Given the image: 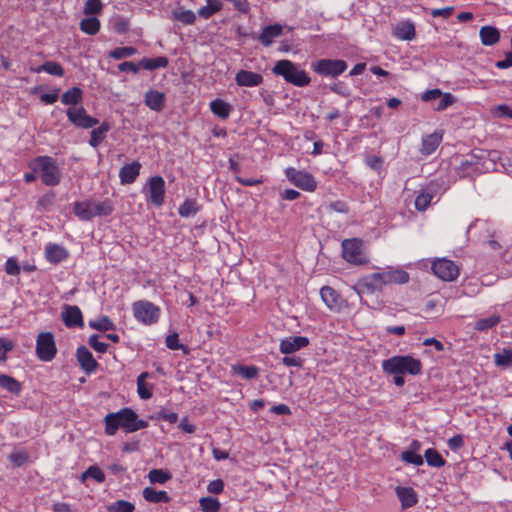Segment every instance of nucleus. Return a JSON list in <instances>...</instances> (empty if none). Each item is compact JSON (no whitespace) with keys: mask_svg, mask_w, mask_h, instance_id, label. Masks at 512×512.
<instances>
[{"mask_svg":"<svg viewBox=\"0 0 512 512\" xmlns=\"http://www.w3.org/2000/svg\"><path fill=\"white\" fill-rule=\"evenodd\" d=\"M481 43L485 46H493L500 40V32L493 26H483L479 31Z\"/></svg>","mask_w":512,"mask_h":512,"instance_id":"nucleus-29","label":"nucleus"},{"mask_svg":"<svg viewBox=\"0 0 512 512\" xmlns=\"http://www.w3.org/2000/svg\"><path fill=\"white\" fill-rule=\"evenodd\" d=\"M29 167L40 174L42 182L47 186H56L61 179V172L56 160L50 156H38L34 158Z\"/></svg>","mask_w":512,"mask_h":512,"instance_id":"nucleus-5","label":"nucleus"},{"mask_svg":"<svg viewBox=\"0 0 512 512\" xmlns=\"http://www.w3.org/2000/svg\"><path fill=\"white\" fill-rule=\"evenodd\" d=\"M385 285L382 273L376 272L364 277L359 283V288L362 293L373 294L382 290Z\"/></svg>","mask_w":512,"mask_h":512,"instance_id":"nucleus-16","label":"nucleus"},{"mask_svg":"<svg viewBox=\"0 0 512 512\" xmlns=\"http://www.w3.org/2000/svg\"><path fill=\"white\" fill-rule=\"evenodd\" d=\"M272 73L281 76L287 83L296 87H304L310 84L311 78L307 72L297 63L290 60H279L272 68Z\"/></svg>","mask_w":512,"mask_h":512,"instance_id":"nucleus-3","label":"nucleus"},{"mask_svg":"<svg viewBox=\"0 0 512 512\" xmlns=\"http://www.w3.org/2000/svg\"><path fill=\"white\" fill-rule=\"evenodd\" d=\"M59 98V89H55L51 93H44L40 96L41 102L47 105L54 104Z\"/></svg>","mask_w":512,"mask_h":512,"instance_id":"nucleus-62","label":"nucleus"},{"mask_svg":"<svg viewBox=\"0 0 512 512\" xmlns=\"http://www.w3.org/2000/svg\"><path fill=\"white\" fill-rule=\"evenodd\" d=\"M442 141V133L434 132L426 135L422 139L421 153L429 156L436 151Z\"/></svg>","mask_w":512,"mask_h":512,"instance_id":"nucleus-28","label":"nucleus"},{"mask_svg":"<svg viewBox=\"0 0 512 512\" xmlns=\"http://www.w3.org/2000/svg\"><path fill=\"white\" fill-rule=\"evenodd\" d=\"M61 318L68 328H82L84 326L83 315L78 306H65L61 312Z\"/></svg>","mask_w":512,"mask_h":512,"instance_id":"nucleus-17","label":"nucleus"},{"mask_svg":"<svg viewBox=\"0 0 512 512\" xmlns=\"http://www.w3.org/2000/svg\"><path fill=\"white\" fill-rule=\"evenodd\" d=\"M285 175L293 185L303 191L314 192L317 188V181L314 176L306 171L288 167L285 169Z\"/></svg>","mask_w":512,"mask_h":512,"instance_id":"nucleus-11","label":"nucleus"},{"mask_svg":"<svg viewBox=\"0 0 512 512\" xmlns=\"http://www.w3.org/2000/svg\"><path fill=\"white\" fill-rule=\"evenodd\" d=\"M383 279L388 284H405L409 281V274L402 269L389 268L381 271Z\"/></svg>","mask_w":512,"mask_h":512,"instance_id":"nucleus-26","label":"nucleus"},{"mask_svg":"<svg viewBox=\"0 0 512 512\" xmlns=\"http://www.w3.org/2000/svg\"><path fill=\"white\" fill-rule=\"evenodd\" d=\"M35 73L45 72L47 74L62 77L64 75V69L61 64L55 61H46L41 66L34 68Z\"/></svg>","mask_w":512,"mask_h":512,"instance_id":"nucleus-37","label":"nucleus"},{"mask_svg":"<svg viewBox=\"0 0 512 512\" xmlns=\"http://www.w3.org/2000/svg\"><path fill=\"white\" fill-rule=\"evenodd\" d=\"M495 66L499 69H508L512 67V52H508L503 60L497 61Z\"/></svg>","mask_w":512,"mask_h":512,"instance_id":"nucleus-64","label":"nucleus"},{"mask_svg":"<svg viewBox=\"0 0 512 512\" xmlns=\"http://www.w3.org/2000/svg\"><path fill=\"white\" fill-rule=\"evenodd\" d=\"M69 257L68 250L59 244L48 243L45 246V258L51 264H58Z\"/></svg>","mask_w":512,"mask_h":512,"instance_id":"nucleus-20","label":"nucleus"},{"mask_svg":"<svg viewBox=\"0 0 512 512\" xmlns=\"http://www.w3.org/2000/svg\"><path fill=\"white\" fill-rule=\"evenodd\" d=\"M92 478L97 483H103L106 479L104 472L97 466H89L80 476L81 483H85L87 479Z\"/></svg>","mask_w":512,"mask_h":512,"instance_id":"nucleus-41","label":"nucleus"},{"mask_svg":"<svg viewBox=\"0 0 512 512\" xmlns=\"http://www.w3.org/2000/svg\"><path fill=\"white\" fill-rule=\"evenodd\" d=\"M141 167V163L138 161L124 165L119 171L121 184H132L135 182L140 174Z\"/></svg>","mask_w":512,"mask_h":512,"instance_id":"nucleus-23","label":"nucleus"},{"mask_svg":"<svg viewBox=\"0 0 512 512\" xmlns=\"http://www.w3.org/2000/svg\"><path fill=\"white\" fill-rule=\"evenodd\" d=\"M80 30L87 35H95L99 32L101 24L96 17H87L80 21Z\"/></svg>","mask_w":512,"mask_h":512,"instance_id":"nucleus-40","label":"nucleus"},{"mask_svg":"<svg viewBox=\"0 0 512 512\" xmlns=\"http://www.w3.org/2000/svg\"><path fill=\"white\" fill-rule=\"evenodd\" d=\"M395 492L401 503L402 509L411 508L418 502L417 494L411 487L397 486L395 488Z\"/></svg>","mask_w":512,"mask_h":512,"instance_id":"nucleus-24","label":"nucleus"},{"mask_svg":"<svg viewBox=\"0 0 512 512\" xmlns=\"http://www.w3.org/2000/svg\"><path fill=\"white\" fill-rule=\"evenodd\" d=\"M35 352L37 357L44 362L53 360L57 353L54 335L51 332H41L36 338Z\"/></svg>","mask_w":512,"mask_h":512,"instance_id":"nucleus-9","label":"nucleus"},{"mask_svg":"<svg viewBox=\"0 0 512 512\" xmlns=\"http://www.w3.org/2000/svg\"><path fill=\"white\" fill-rule=\"evenodd\" d=\"M433 273L444 281H453L459 275L458 266L447 258H439L432 263Z\"/></svg>","mask_w":512,"mask_h":512,"instance_id":"nucleus-12","label":"nucleus"},{"mask_svg":"<svg viewBox=\"0 0 512 512\" xmlns=\"http://www.w3.org/2000/svg\"><path fill=\"white\" fill-rule=\"evenodd\" d=\"M200 206L195 199H186L178 208L181 217H191L198 213Z\"/></svg>","mask_w":512,"mask_h":512,"instance_id":"nucleus-43","label":"nucleus"},{"mask_svg":"<svg viewBox=\"0 0 512 512\" xmlns=\"http://www.w3.org/2000/svg\"><path fill=\"white\" fill-rule=\"evenodd\" d=\"M493 114L497 117H508L512 119V110L506 104H500L493 109Z\"/></svg>","mask_w":512,"mask_h":512,"instance_id":"nucleus-60","label":"nucleus"},{"mask_svg":"<svg viewBox=\"0 0 512 512\" xmlns=\"http://www.w3.org/2000/svg\"><path fill=\"white\" fill-rule=\"evenodd\" d=\"M88 344L98 353H106L109 347L107 343L99 341V337L96 334L88 338Z\"/></svg>","mask_w":512,"mask_h":512,"instance_id":"nucleus-54","label":"nucleus"},{"mask_svg":"<svg viewBox=\"0 0 512 512\" xmlns=\"http://www.w3.org/2000/svg\"><path fill=\"white\" fill-rule=\"evenodd\" d=\"M454 102V97L450 93H442V96L440 97V101L435 106V110L437 111H444L447 109L450 105H452Z\"/></svg>","mask_w":512,"mask_h":512,"instance_id":"nucleus-58","label":"nucleus"},{"mask_svg":"<svg viewBox=\"0 0 512 512\" xmlns=\"http://www.w3.org/2000/svg\"><path fill=\"white\" fill-rule=\"evenodd\" d=\"M211 112L220 119H227L232 111V106L226 101L216 98L210 102Z\"/></svg>","mask_w":512,"mask_h":512,"instance_id":"nucleus-31","label":"nucleus"},{"mask_svg":"<svg viewBox=\"0 0 512 512\" xmlns=\"http://www.w3.org/2000/svg\"><path fill=\"white\" fill-rule=\"evenodd\" d=\"M148 377V372H142L137 377V393L139 397L143 400L150 399L153 394V386L151 384L146 383V379Z\"/></svg>","mask_w":512,"mask_h":512,"instance_id":"nucleus-33","label":"nucleus"},{"mask_svg":"<svg viewBox=\"0 0 512 512\" xmlns=\"http://www.w3.org/2000/svg\"><path fill=\"white\" fill-rule=\"evenodd\" d=\"M439 191V185L435 182L429 183L427 186L422 188L415 199V208L418 211H425L431 204L434 197L437 196Z\"/></svg>","mask_w":512,"mask_h":512,"instance_id":"nucleus-14","label":"nucleus"},{"mask_svg":"<svg viewBox=\"0 0 512 512\" xmlns=\"http://www.w3.org/2000/svg\"><path fill=\"white\" fill-rule=\"evenodd\" d=\"M235 82L240 87H256L263 82V76L259 73L239 70L235 75Z\"/></svg>","mask_w":512,"mask_h":512,"instance_id":"nucleus-22","label":"nucleus"},{"mask_svg":"<svg viewBox=\"0 0 512 512\" xmlns=\"http://www.w3.org/2000/svg\"><path fill=\"white\" fill-rule=\"evenodd\" d=\"M424 457L427 464L431 467L440 468L443 467L446 463L445 459L434 448L427 449L424 453Z\"/></svg>","mask_w":512,"mask_h":512,"instance_id":"nucleus-44","label":"nucleus"},{"mask_svg":"<svg viewBox=\"0 0 512 512\" xmlns=\"http://www.w3.org/2000/svg\"><path fill=\"white\" fill-rule=\"evenodd\" d=\"M5 272L11 276H17L20 273L21 267L18 264L16 257H9L4 265Z\"/></svg>","mask_w":512,"mask_h":512,"instance_id":"nucleus-55","label":"nucleus"},{"mask_svg":"<svg viewBox=\"0 0 512 512\" xmlns=\"http://www.w3.org/2000/svg\"><path fill=\"white\" fill-rule=\"evenodd\" d=\"M134 510V504L126 500H118L107 506L108 512H134Z\"/></svg>","mask_w":512,"mask_h":512,"instance_id":"nucleus-50","label":"nucleus"},{"mask_svg":"<svg viewBox=\"0 0 512 512\" xmlns=\"http://www.w3.org/2000/svg\"><path fill=\"white\" fill-rule=\"evenodd\" d=\"M140 68V61L137 64L134 62L126 61L118 65V69L121 72H131L134 74L138 73Z\"/></svg>","mask_w":512,"mask_h":512,"instance_id":"nucleus-59","label":"nucleus"},{"mask_svg":"<svg viewBox=\"0 0 512 512\" xmlns=\"http://www.w3.org/2000/svg\"><path fill=\"white\" fill-rule=\"evenodd\" d=\"M168 58L164 56H159L156 58H142L140 60V66L141 68L145 70H155L158 68H166L168 66Z\"/></svg>","mask_w":512,"mask_h":512,"instance_id":"nucleus-36","label":"nucleus"},{"mask_svg":"<svg viewBox=\"0 0 512 512\" xmlns=\"http://www.w3.org/2000/svg\"><path fill=\"white\" fill-rule=\"evenodd\" d=\"M320 295L325 305L331 311H340L342 308V299L340 294L330 286H323Z\"/></svg>","mask_w":512,"mask_h":512,"instance_id":"nucleus-21","label":"nucleus"},{"mask_svg":"<svg viewBox=\"0 0 512 512\" xmlns=\"http://www.w3.org/2000/svg\"><path fill=\"white\" fill-rule=\"evenodd\" d=\"M147 202L159 208L165 202L166 185L162 176L150 177L142 189Z\"/></svg>","mask_w":512,"mask_h":512,"instance_id":"nucleus-8","label":"nucleus"},{"mask_svg":"<svg viewBox=\"0 0 512 512\" xmlns=\"http://www.w3.org/2000/svg\"><path fill=\"white\" fill-rule=\"evenodd\" d=\"M283 32V26L281 24H272L265 26L258 37V40L265 47L272 45L275 38L279 37Z\"/></svg>","mask_w":512,"mask_h":512,"instance_id":"nucleus-25","label":"nucleus"},{"mask_svg":"<svg viewBox=\"0 0 512 512\" xmlns=\"http://www.w3.org/2000/svg\"><path fill=\"white\" fill-rule=\"evenodd\" d=\"M199 505L203 512H219L221 508L219 500L213 497L200 498Z\"/></svg>","mask_w":512,"mask_h":512,"instance_id":"nucleus-46","label":"nucleus"},{"mask_svg":"<svg viewBox=\"0 0 512 512\" xmlns=\"http://www.w3.org/2000/svg\"><path fill=\"white\" fill-rule=\"evenodd\" d=\"M68 120L77 127L89 129L98 124V119L87 114L83 107H70L66 111Z\"/></svg>","mask_w":512,"mask_h":512,"instance_id":"nucleus-13","label":"nucleus"},{"mask_svg":"<svg viewBox=\"0 0 512 512\" xmlns=\"http://www.w3.org/2000/svg\"><path fill=\"white\" fill-rule=\"evenodd\" d=\"M165 344L171 350L185 349V346L179 343V335L176 332L166 337Z\"/></svg>","mask_w":512,"mask_h":512,"instance_id":"nucleus-57","label":"nucleus"},{"mask_svg":"<svg viewBox=\"0 0 512 512\" xmlns=\"http://www.w3.org/2000/svg\"><path fill=\"white\" fill-rule=\"evenodd\" d=\"M104 423L105 433L109 436L115 435L119 428L132 433L148 426L145 420L138 419V415L131 408H123L117 412L108 413L104 418Z\"/></svg>","mask_w":512,"mask_h":512,"instance_id":"nucleus-2","label":"nucleus"},{"mask_svg":"<svg viewBox=\"0 0 512 512\" xmlns=\"http://www.w3.org/2000/svg\"><path fill=\"white\" fill-rule=\"evenodd\" d=\"M442 93L443 92L440 89L427 90L426 92H424L422 94L421 99L423 101L429 102V101L440 98L442 96Z\"/></svg>","mask_w":512,"mask_h":512,"instance_id":"nucleus-63","label":"nucleus"},{"mask_svg":"<svg viewBox=\"0 0 512 512\" xmlns=\"http://www.w3.org/2000/svg\"><path fill=\"white\" fill-rule=\"evenodd\" d=\"M76 358L80 367L86 374L94 373L99 366L98 362L94 359L92 353L86 346H80L77 348Z\"/></svg>","mask_w":512,"mask_h":512,"instance_id":"nucleus-18","label":"nucleus"},{"mask_svg":"<svg viewBox=\"0 0 512 512\" xmlns=\"http://www.w3.org/2000/svg\"><path fill=\"white\" fill-rule=\"evenodd\" d=\"M110 130V125L107 122H103L99 127L91 131L89 144L97 148L102 141L105 139L107 132Z\"/></svg>","mask_w":512,"mask_h":512,"instance_id":"nucleus-35","label":"nucleus"},{"mask_svg":"<svg viewBox=\"0 0 512 512\" xmlns=\"http://www.w3.org/2000/svg\"><path fill=\"white\" fill-rule=\"evenodd\" d=\"M392 34L399 40L412 41L416 37L415 25L411 20L400 21L393 27Z\"/></svg>","mask_w":512,"mask_h":512,"instance_id":"nucleus-19","label":"nucleus"},{"mask_svg":"<svg viewBox=\"0 0 512 512\" xmlns=\"http://www.w3.org/2000/svg\"><path fill=\"white\" fill-rule=\"evenodd\" d=\"M381 367L385 374L393 376V382L397 387H403L404 375L417 376L421 374L423 365L412 355H395L383 360Z\"/></svg>","mask_w":512,"mask_h":512,"instance_id":"nucleus-1","label":"nucleus"},{"mask_svg":"<svg viewBox=\"0 0 512 512\" xmlns=\"http://www.w3.org/2000/svg\"><path fill=\"white\" fill-rule=\"evenodd\" d=\"M309 345V339L305 336H290L282 339L279 350L282 354L295 353Z\"/></svg>","mask_w":512,"mask_h":512,"instance_id":"nucleus-15","label":"nucleus"},{"mask_svg":"<svg viewBox=\"0 0 512 512\" xmlns=\"http://www.w3.org/2000/svg\"><path fill=\"white\" fill-rule=\"evenodd\" d=\"M137 53V49L132 46L117 47L111 50L108 55L115 60L132 57Z\"/></svg>","mask_w":512,"mask_h":512,"instance_id":"nucleus-45","label":"nucleus"},{"mask_svg":"<svg viewBox=\"0 0 512 512\" xmlns=\"http://www.w3.org/2000/svg\"><path fill=\"white\" fill-rule=\"evenodd\" d=\"M500 316L493 314L487 318L479 319L475 324V329L478 331H487L495 327L500 322Z\"/></svg>","mask_w":512,"mask_h":512,"instance_id":"nucleus-47","label":"nucleus"},{"mask_svg":"<svg viewBox=\"0 0 512 512\" xmlns=\"http://www.w3.org/2000/svg\"><path fill=\"white\" fill-rule=\"evenodd\" d=\"M207 490L211 494H220L224 490V482L221 479L213 480L208 484Z\"/></svg>","mask_w":512,"mask_h":512,"instance_id":"nucleus-61","label":"nucleus"},{"mask_svg":"<svg viewBox=\"0 0 512 512\" xmlns=\"http://www.w3.org/2000/svg\"><path fill=\"white\" fill-rule=\"evenodd\" d=\"M171 478L169 472L162 469H152L148 473V479L151 483L164 484Z\"/></svg>","mask_w":512,"mask_h":512,"instance_id":"nucleus-51","label":"nucleus"},{"mask_svg":"<svg viewBox=\"0 0 512 512\" xmlns=\"http://www.w3.org/2000/svg\"><path fill=\"white\" fill-rule=\"evenodd\" d=\"M174 19L185 24L192 25L196 21V14L191 10L178 9L173 12Z\"/></svg>","mask_w":512,"mask_h":512,"instance_id":"nucleus-49","label":"nucleus"},{"mask_svg":"<svg viewBox=\"0 0 512 512\" xmlns=\"http://www.w3.org/2000/svg\"><path fill=\"white\" fill-rule=\"evenodd\" d=\"M0 387L14 395H19L22 390L21 383L18 380L5 374L0 375Z\"/></svg>","mask_w":512,"mask_h":512,"instance_id":"nucleus-39","label":"nucleus"},{"mask_svg":"<svg viewBox=\"0 0 512 512\" xmlns=\"http://www.w3.org/2000/svg\"><path fill=\"white\" fill-rule=\"evenodd\" d=\"M14 348V343L6 338L0 337V361L7 359V353Z\"/></svg>","mask_w":512,"mask_h":512,"instance_id":"nucleus-56","label":"nucleus"},{"mask_svg":"<svg viewBox=\"0 0 512 512\" xmlns=\"http://www.w3.org/2000/svg\"><path fill=\"white\" fill-rule=\"evenodd\" d=\"M134 318L141 324L153 325L159 321L161 310L148 300H138L132 304Z\"/></svg>","mask_w":512,"mask_h":512,"instance_id":"nucleus-7","label":"nucleus"},{"mask_svg":"<svg viewBox=\"0 0 512 512\" xmlns=\"http://www.w3.org/2000/svg\"><path fill=\"white\" fill-rule=\"evenodd\" d=\"M312 70L325 77H337L345 72L347 63L340 59H319L311 64Z\"/></svg>","mask_w":512,"mask_h":512,"instance_id":"nucleus-10","label":"nucleus"},{"mask_svg":"<svg viewBox=\"0 0 512 512\" xmlns=\"http://www.w3.org/2000/svg\"><path fill=\"white\" fill-rule=\"evenodd\" d=\"M223 9V2L221 0H206V5L202 6L197 14L203 19H209L214 14Z\"/></svg>","mask_w":512,"mask_h":512,"instance_id":"nucleus-32","label":"nucleus"},{"mask_svg":"<svg viewBox=\"0 0 512 512\" xmlns=\"http://www.w3.org/2000/svg\"><path fill=\"white\" fill-rule=\"evenodd\" d=\"M143 498L150 503H169L171 498L166 491H157L152 487H146L142 492Z\"/></svg>","mask_w":512,"mask_h":512,"instance_id":"nucleus-30","label":"nucleus"},{"mask_svg":"<svg viewBox=\"0 0 512 512\" xmlns=\"http://www.w3.org/2000/svg\"><path fill=\"white\" fill-rule=\"evenodd\" d=\"M83 91L78 87H72L65 91L61 96V102L64 105H77L82 101Z\"/></svg>","mask_w":512,"mask_h":512,"instance_id":"nucleus-38","label":"nucleus"},{"mask_svg":"<svg viewBox=\"0 0 512 512\" xmlns=\"http://www.w3.org/2000/svg\"><path fill=\"white\" fill-rule=\"evenodd\" d=\"M103 9V4L100 0H86L83 12L87 16L100 14Z\"/></svg>","mask_w":512,"mask_h":512,"instance_id":"nucleus-52","label":"nucleus"},{"mask_svg":"<svg viewBox=\"0 0 512 512\" xmlns=\"http://www.w3.org/2000/svg\"><path fill=\"white\" fill-rule=\"evenodd\" d=\"M89 327L101 331V332H108V331H115L116 325L115 323L108 317V316H101L97 319H92L89 321Z\"/></svg>","mask_w":512,"mask_h":512,"instance_id":"nucleus-34","label":"nucleus"},{"mask_svg":"<svg viewBox=\"0 0 512 512\" xmlns=\"http://www.w3.org/2000/svg\"><path fill=\"white\" fill-rule=\"evenodd\" d=\"M494 362L499 367H512V349H503L494 355Z\"/></svg>","mask_w":512,"mask_h":512,"instance_id":"nucleus-48","label":"nucleus"},{"mask_svg":"<svg viewBox=\"0 0 512 512\" xmlns=\"http://www.w3.org/2000/svg\"><path fill=\"white\" fill-rule=\"evenodd\" d=\"M166 96L158 90H149L145 94V104L153 111L159 112L164 108Z\"/></svg>","mask_w":512,"mask_h":512,"instance_id":"nucleus-27","label":"nucleus"},{"mask_svg":"<svg viewBox=\"0 0 512 512\" xmlns=\"http://www.w3.org/2000/svg\"><path fill=\"white\" fill-rule=\"evenodd\" d=\"M342 256L353 265L368 263L369 257L364 247V242L359 238L345 239L342 241Z\"/></svg>","mask_w":512,"mask_h":512,"instance_id":"nucleus-6","label":"nucleus"},{"mask_svg":"<svg viewBox=\"0 0 512 512\" xmlns=\"http://www.w3.org/2000/svg\"><path fill=\"white\" fill-rule=\"evenodd\" d=\"M232 371L234 374H237L247 380L254 379L259 374V369L256 366H245L241 364L233 365Z\"/></svg>","mask_w":512,"mask_h":512,"instance_id":"nucleus-42","label":"nucleus"},{"mask_svg":"<svg viewBox=\"0 0 512 512\" xmlns=\"http://www.w3.org/2000/svg\"><path fill=\"white\" fill-rule=\"evenodd\" d=\"M73 212L81 221H90L96 216H109L113 212V205L109 199L94 201L87 199L73 203Z\"/></svg>","mask_w":512,"mask_h":512,"instance_id":"nucleus-4","label":"nucleus"},{"mask_svg":"<svg viewBox=\"0 0 512 512\" xmlns=\"http://www.w3.org/2000/svg\"><path fill=\"white\" fill-rule=\"evenodd\" d=\"M401 459L404 462L413 464L415 466H421L424 463L423 457L413 450H406L401 453Z\"/></svg>","mask_w":512,"mask_h":512,"instance_id":"nucleus-53","label":"nucleus"}]
</instances>
